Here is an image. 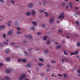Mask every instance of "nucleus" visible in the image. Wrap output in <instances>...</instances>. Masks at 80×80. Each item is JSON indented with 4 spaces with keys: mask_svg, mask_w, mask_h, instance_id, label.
Here are the masks:
<instances>
[{
    "mask_svg": "<svg viewBox=\"0 0 80 80\" xmlns=\"http://www.w3.org/2000/svg\"><path fill=\"white\" fill-rule=\"evenodd\" d=\"M77 45L78 47H80V42L78 41L77 43Z\"/></svg>",
    "mask_w": 80,
    "mask_h": 80,
    "instance_id": "nucleus-24",
    "label": "nucleus"
},
{
    "mask_svg": "<svg viewBox=\"0 0 80 80\" xmlns=\"http://www.w3.org/2000/svg\"><path fill=\"white\" fill-rule=\"evenodd\" d=\"M6 72L7 73H10V70L7 69L6 71Z\"/></svg>",
    "mask_w": 80,
    "mask_h": 80,
    "instance_id": "nucleus-19",
    "label": "nucleus"
},
{
    "mask_svg": "<svg viewBox=\"0 0 80 80\" xmlns=\"http://www.w3.org/2000/svg\"><path fill=\"white\" fill-rule=\"evenodd\" d=\"M25 15L27 16H29L31 15V13L30 12H27L25 13Z\"/></svg>",
    "mask_w": 80,
    "mask_h": 80,
    "instance_id": "nucleus-11",
    "label": "nucleus"
},
{
    "mask_svg": "<svg viewBox=\"0 0 80 80\" xmlns=\"http://www.w3.org/2000/svg\"><path fill=\"white\" fill-rule=\"evenodd\" d=\"M24 53L25 54H26V55H28V53H27V52H26V51H24Z\"/></svg>",
    "mask_w": 80,
    "mask_h": 80,
    "instance_id": "nucleus-51",
    "label": "nucleus"
},
{
    "mask_svg": "<svg viewBox=\"0 0 80 80\" xmlns=\"http://www.w3.org/2000/svg\"><path fill=\"white\" fill-rule=\"evenodd\" d=\"M3 47V44L2 43H0V47Z\"/></svg>",
    "mask_w": 80,
    "mask_h": 80,
    "instance_id": "nucleus-46",
    "label": "nucleus"
},
{
    "mask_svg": "<svg viewBox=\"0 0 80 80\" xmlns=\"http://www.w3.org/2000/svg\"><path fill=\"white\" fill-rule=\"evenodd\" d=\"M28 7L30 8H32L33 7V4L32 3H29L28 4Z\"/></svg>",
    "mask_w": 80,
    "mask_h": 80,
    "instance_id": "nucleus-5",
    "label": "nucleus"
},
{
    "mask_svg": "<svg viewBox=\"0 0 80 80\" xmlns=\"http://www.w3.org/2000/svg\"><path fill=\"white\" fill-rule=\"evenodd\" d=\"M21 60L22 61V62H24V63L27 62V60L26 59H21Z\"/></svg>",
    "mask_w": 80,
    "mask_h": 80,
    "instance_id": "nucleus-18",
    "label": "nucleus"
},
{
    "mask_svg": "<svg viewBox=\"0 0 80 80\" xmlns=\"http://www.w3.org/2000/svg\"><path fill=\"white\" fill-rule=\"evenodd\" d=\"M38 65L39 67H42L43 66V64L42 63H39L38 64Z\"/></svg>",
    "mask_w": 80,
    "mask_h": 80,
    "instance_id": "nucleus-17",
    "label": "nucleus"
},
{
    "mask_svg": "<svg viewBox=\"0 0 80 80\" xmlns=\"http://www.w3.org/2000/svg\"><path fill=\"white\" fill-rule=\"evenodd\" d=\"M64 53L65 55H68V53H67L66 51H64Z\"/></svg>",
    "mask_w": 80,
    "mask_h": 80,
    "instance_id": "nucleus-23",
    "label": "nucleus"
},
{
    "mask_svg": "<svg viewBox=\"0 0 80 80\" xmlns=\"http://www.w3.org/2000/svg\"><path fill=\"white\" fill-rule=\"evenodd\" d=\"M6 35V34H4L3 35V37H4V38H6V37H5Z\"/></svg>",
    "mask_w": 80,
    "mask_h": 80,
    "instance_id": "nucleus-45",
    "label": "nucleus"
},
{
    "mask_svg": "<svg viewBox=\"0 0 80 80\" xmlns=\"http://www.w3.org/2000/svg\"><path fill=\"white\" fill-rule=\"evenodd\" d=\"M47 66L48 68H49V67H50V65H49V64H47Z\"/></svg>",
    "mask_w": 80,
    "mask_h": 80,
    "instance_id": "nucleus-56",
    "label": "nucleus"
},
{
    "mask_svg": "<svg viewBox=\"0 0 80 80\" xmlns=\"http://www.w3.org/2000/svg\"><path fill=\"white\" fill-rule=\"evenodd\" d=\"M76 23L77 25H78V24H79V21H76Z\"/></svg>",
    "mask_w": 80,
    "mask_h": 80,
    "instance_id": "nucleus-39",
    "label": "nucleus"
},
{
    "mask_svg": "<svg viewBox=\"0 0 80 80\" xmlns=\"http://www.w3.org/2000/svg\"><path fill=\"white\" fill-rule=\"evenodd\" d=\"M11 45H15V43H12V42H11L10 43Z\"/></svg>",
    "mask_w": 80,
    "mask_h": 80,
    "instance_id": "nucleus-42",
    "label": "nucleus"
},
{
    "mask_svg": "<svg viewBox=\"0 0 80 80\" xmlns=\"http://www.w3.org/2000/svg\"><path fill=\"white\" fill-rule=\"evenodd\" d=\"M69 8V7L68 6H67L66 7V9H68Z\"/></svg>",
    "mask_w": 80,
    "mask_h": 80,
    "instance_id": "nucleus-55",
    "label": "nucleus"
},
{
    "mask_svg": "<svg viewBox=\"0 0 80 80\" xmlns=\"http://www.w3.org/2000/svg\"><path fill=\"white\" fill-rule=\"evenodd\" d=\"M61 48V46L60 45L58 46H57L56 47V48L57 50H58V49H59V48Z\"/></svg>",
    "mask_w": 80,
    "mask_h": 80,
    "instance_id": "nucleus-20",
    "label": "nucleus"
},
{
    "mask_svg": "<svg viewBox=\"0 0 80 80\" xmlns=\"http://www.w3.org/2000/svg\"><path fill=\"white\" fill-rule=\"evenodd\" d=\"M11 23V21H9L7 23V25H8V26H9V27H10L11 25L10 24Z\"/></svg>",
    "mask_w": 80,
    "mask_h": 80,
    "instance_id": "nucleus-16",
    "label": "nucleus"
},
{
    "mask_svg": "<svg viewBox=\"0 0 80 80\" xmlns=\"http://www.w3.org/2000/svg\"><path fill=\"white\" fill-rule=\"evenodd\" d=\"M64 14L63 12L61 13L60 16H58L59 18H63L65 17Z\"/></svg>",
    "mask_w": 80,
    "mask_h": 80,
    "instance_id": "nucleus-2",
    "label": "nucleus"
},
{
    "mask_svg": "<svg viewBox=\"0 0 80 80\" xmlns=\"http://www.w3.org/2000/svg\"><path fill=\"white\" fill-rule=\"evenodd\" d=\"M74 16L75 17H78V15H77V14L75 13L74 14Z\"/></svg>",
    "mask_w": 80,
    "mask_h": 80,
    "instance_id": "nucleus-40",
    "label": "nucleus"
},
{
    "mask_svg": "<svg viewBox=\"0 0 80 80\" xmlns=\"http://www.w3.org/2000/svg\"><path fill=\"white\" fill-rule=\"evenodd\" d=\"M11 3H12L13 4H14V3H14V2H13V1H12V0L11 1Z\"/></svg>",
    "mask_w": 80,
    "mask_h": 80,
    "instance_id": "nucleus-47",
    "label": "nucleus"
},
{
    "mask_svg": "<svg viewBox=\"0 0 80 80\" xmlns=\"http://www.w3.org/2000/svg\"><path fill=\"white\" fill-rule=\"evenodd\" d=\"M50 43H51V42H50V41H48L46 42V43H47V44H48V45H49V44H50Z\"/></svg>",
    "mask_w": 80,
    "mask_h": 80,
    "instance_id": "nucleus-31",
    "label": "nucleus"
},
{
    "mask_svg": "<svg viewBox=\"0 0 80 80\" xmlns=\"http://www.w3.org/2000/svg\"><path fill=\"white\" fill-rule=\"evenodd\" d=\"M0 2H3V0H0Z\"/></svg>",
    "mask_w": 80,
    "mask_h": 80,
    "instance_id": "nucleus-62",
    "label": "nucleus"
},
{
    "mask_svg": "<svg viewBox=\"0 0 80 80\" xmlns=\"http://www.w3.org/2000/svg\"><path fill=\"white\" fill-rule=\"evenodd\" d=\"M75 52H71V55L72 56V55H75Z\"/></svg>",
    "mask_w": 80,
    "mask_h": 80,
    "instance_id": "nucleus-36",
    "label": "nucleus"
},
{
    "mask_svg": "<svg viewBox=\"0 0 80 80\" xmlns=\"http://www.w3.org/2000/svg\"><path fill=\"white\" fill-rule=\"evenodd\" d=\"M36 13V12L35 11H32L31 12V13L32 15L34 16L35 15V13Z\"/></svg>",
    "mask_w": 80,
    "mask_h": 80,
    "instance_id": "nucleus-9",
    "label": "nucleus"
},
{
    "mask_svg": "<svg viewBox=\"0 0 80 80\" xmlns=\"http://www.w3.org/2000/svg\"><path fill=\"white\" fill-rule=\"evenodd\" d=\"M17 33L18 35H19L20 34H21V32L20 31H18L17 32Z\"/></svg>",
    "mask_w": 80,
    "mask_h": 80,
    "instance_id": "nucleus-38",
    "label": "nucleus"
},
{
    "mask_svg": "<svg viewBox=\"0 0 80 80\" xmlns=\"http://www.w3.org/2000/svg\"><path fill=\"white\" fill-rule=\"evenodd\" d=\"M39 60H40V61H41V62H43V59L42 58H39Z\"/></svg>",
    "mask_w": 80,
    "mask_h": 80,
    "instance_id": "nucleus-29",
    "label": "nucleus"
},
{
    "mask_svg": "<svg viewBox=\"0 0 80 80\" xmlns=\"http://www.w3.org/2000/svg\"><path fill=\"white\" fill-rule=\"evenodd\" d=\"M54 22V18H50L49 19V23L50 24H52Z\"/></svg>",
    "mask_w": 80,
    "mask_h": 80,
    "instance_id": "nucleus-3",
    "label": "nucleus"
},
{
    "mask_svg": "<svg viewBox=\"0 0 80 80\" xmlns=\"http://www.w3.org/2000/svg\"><path fill=\"white\" fill-rule=\"evenodd\" d=\"M51 62L52 63H53L54 64L56 63V62L54 60H52L51 61Z\"/></svg>",
    "mask_w": 80,
    "mask_h": 80,
    "instance_id": "nucleus-26",
    "label": "nucleus"
},
{
    "mask_svg": "<svg viewBox=\"0 0 80 80\" xmlns=\"http://www.w3.org/2000/svg\"><path fill=\"white\" fill-rule=\"evenodd\" d=\"M45 16L46 17H47V16H48V14L47 12H45Z\"/></svg>",
    "mask_w": 80,
    "mask_h": 80,
    "instance_id": "nucleus-30",
    "label": "nucleus"
},
{
    "mask_svg": "<svg viewBox=\"0 0 80 80\" xmlns=\"http://www.w3.org/2000/svg\"><path fill=\"white\" fill-rule=\"evenodd\" d=\"M25 77H26V75H25V74H22L21 76L19 77V80H23Z\"/></svg>",
    "mask_w": 80,
    "mask_h": 80,
    "instance_id": "nucleus-1",
    "label": "nucleus"
},
{
    "mask_svg": "<svg viewBox=\"0 0 80 80\" xmlns=\"http://www.w3.org/2000/svg\"><path fill=\"white\" fill-rule=\"evenodd\" d=\"M0 28H5V27L4 26L1 25L0 26Z\"/></svg>",
    "mask_w": 80,
    "mask_h": 80,
    "instance_id": "nucleus-33",
    "label": "nucleus"
},
{
    "mask_svg": "<svg viewBox=\"0 0 80 80\" xmlns=\"http://www.w3.org/2000/svg\"><path fill=\"white\" fill-rule=\"evenodd\" d=\"M69 6L71 7V8L72 9V5H73V3L72 2H69Z\"/></svg>",
    "mask_w": 80,
    "mask_h": 80,
    "instance_id": "nucleus-12",
    "label": "nucleus"
},
{
    "mask_svg": "<svg viewBox=\"0 0 80 80\" xmlns=\"http://www.w3.org/2000/svg\"><path fill=\"white\" fill-rule=\"evenodd\" d=\"M65 5H66V3L65 2L62 3V6L63 7H65Z\"/></svg>",
    "mask_w": 80,
    "mask_h": 80,
    "instance_id": "nucleus-35",
    "label": "nucleus"
},
{
    "mask_svg": "<svg viewBox=\"0 0 80 80\" xmlns=\"http://www.w3.org/2000/svg\"><path fill=\"white\" fill-rule=\"evenodd\" d=\"M78 77H80V74H78Z\"/></svg>",
    "mask_w": 80,
    "mask_h": 80,
    "instance_id": "nucleus-64",
    "label": "nucleus"
},
{
    "mask_svg": "<svg viewBox=\"0 0 80 80\" xmlns=\"http://www.w3.org/2000/svg\"><path fill=\"white\" fill-rule=\"evenodd\" d=\"M9 52H10V49H7L5 50V52L7 54H8L9 53Z\"/></svg>",
    "mask_w": 80,
    "mask_h": 80,
    "instance_id": "nucleus-8",
    "label": "nucleus"
},
{
    "mask_svg": "<svg viewBox=\"0 0 80 80\" xmlns=\"http://www.w3.org/2000/svg\"><path fill=\"white\" fill-rule=\"evenodd\" d=\"M58 32H59V33H61V32H62V31L60 30H59L58 31Z\"/></svg>",
    "mask_w": 80,
    "mask_h": 80,
    "instance_id": "nucleus-54",
    "label": "nucleus"
},
{
    "mask_svg": "<svg viewBox=\"0 0 80 80\" xmlns=\"http://www.w3.org/2000/svg\"><path fill=\"white\" fill-rule=\"evenodd\" d=\"M43 5H46V2H45V1H43Z\"/></svg>",
    "mask_w": 80,
    "mask_h": 80,
    "instance_id": "nucleus-41",
    "label": "nucleus"
},
{
    "mask_svg": "<svg viewBox=\"0 0 80 80\" xmlns=\"http://www.w3.org/2000/svg\"><path fill=\"white\" fill-rule=\"evenodd\" d=\"M41 34V33L40 32H38L37 34V35H40Z\"/></svg>",
    "mask_w": 80,
    "mask_h": 80,
    "instance_id": "nucleus-53",
    "label": "nucleus"
},
{
    "mask_svg": "<svg viewBox=\"0 0 80 80\" xmlns=\"http://www.w3.org/2000/svg\"><path fill=\"white\" fill-rule=\"evenodd\" d=\"M50 71V69H47V70L46 71V72H49Z\"/></svg>",
    "mask_w": 80,
    "mask_h": 80,
    "instance_id": "nucleus-58",
    "label": "nucleus"
},
{
    "mask_svg": "<svg viewBox=\"0 0 80 80\" xmlns=\"http://www.w3.org/2000/svg\"><path fill=\"white\" fill-rule=\"evenodd\" d=\"M39 5H42V2H39Z\"/></svg>",
    "mask_w": 80,
    "mask_h": 80,
    "instance_id": "nucleus-63",
    "label": "nucleus"
},
{
    "mask_svg": "<svg viewBox=\"0 0 80 80\" xmlns=\"http://www.w3.org/2000/svg\"><path fill=\"white\" fill-rule=\"evenodd\" d=\"M65 61V59L64 58H63L62 59V60L61 61V62L62 63H63V62Z\"/></svg>",
    "mask_w": 80,
    "mask_h": 80,
    "instance_id": "nucleus-32",
    "label": "nucleus"
},
{
    "mask_svg": "<svg viewBox=\"0 0 80 80\" xmlns=\"http://www.w3.org/2000/svg\"><path fill=\"white\" fill-rule=\"evenodd\" d=\"M15 24L16 25H18V22H16L15 23Z\"/></svg>",
    "mask_w": 80,
    "mask_h": 80,
    "instance_id": "nucleus-44",
    "label": "nucleus"
},
{
    "mask_svg": "<svg viewBox=\"0 0 80 80\" xmlns=\"http://www.w3.org/2000/svg\"><path fill=\"white\" fill-rule=\"evenodd\" d=\"M42 38L43 40H47V39L48 38V37H47V35H45Z\"/></svg>",
    "mask_w": 80,
    "mask_h": 80,
    "instance_id": "nucleus-10",
    "label": "nucleus"
},
{
    "mask_svg": "<svg viewBox=\"0 0 80 80\" xmlns=\"http://www.w3.org/2000/svg\"><path fill=\"white\" fill-rule=\"evenodd\" d=\"M42 26L43 28H45V27H46V26H45L44 24H42Z\"/></svg>",
    "mask_w": 80,
    "mask_h": 80,
    "instance_id": "nucleus-37",
    "label": "nucleus"
},
{
    "mask_svg": "<svg viewBox=\"0 0 80 80\" xmlns=\"http://www.w3.org/2000/svg\"><path fill=\"white\" fill-rule=\"evenodd\" d=\"M2 65H3V64L1 62H0V66H2Z\"/></svg>",
    "mask_w": 80,
    "mask_h": 80,
    "instance_id": "nucleus-52",
    "label": "nucleus"
},
{
    "mask_svg": "<svg viewBox=\"0 0 80 80\" xmlns=\"http://www.w3.org/2000/svg\"><path fill=\"white\" fill-rule=\"evenodd\" d=\"M67 76H68L67 74H66L65 73H63V76L64 78H67Z\"/></svg>",
    "mask_w": 80,
    "mask_h": 80,
    "instance_id": "nucleus-6",
    "label": "nucleus"
},
{
    "mask_svg": "<svg viewBox=\"0 0 80 80\" xmlns=\"http://www.w3.org/2000/svg\"><path fill=\"white\" fill-rule=\"evenodd\" d=\"M28 37L29 39H32V35H28Z\"/></svg>",
    "mask_w": 80,
    "mask_h": 80,
    "instance_id": "nucleus-22",
    "label": "nucleus"
},
{
    "mask_svg": "<svg viewBox=\"0 0 80 80\" xmlns=\"http://www.w3.org/2000/svg\"><path fill=\"white\" fill-rule=\"evenodd\" d=\"M45 10H39V12L40 13H42V12H45Z\"/></svg>",
    "mask_w": 80,
    "mask_h": 80,
    "instance_id": "nucleus-28",
    "label": "nucleus"
},
{
    "mask_svg": "<svg viewBox=\"0 0 80 80\" xmlns=\"http://www.w3.org/2000/svg\"><path fill=\"white\" fill-rule=\"evenodd\" d=\"M75 53L76 55H78V50H77L75 52Z\"/></svg>",
    "mask_w": 80,
    "mask_h": 80,
    "instance_id": "nucleus-27",
    "label": "nucleus"
},
{
    "mask_svg": "<svg viewBox=\"0 0 80 80\" xmlns=\"http://www.w3.org/2000/svg\"><path fill=\"white\" fill-rule=\"evenodd\" d=\"M76 57L77 58H80V57L79 56H76Z\"/></svg>",
    "mask_w": 80,
    "mask_h": 80,
    "instance_id": "nucleus-50",
    "label": "nucleus"
},
{
    "mask_svg": "<svg viewBox=\"0 0 80 80\" xmlns=\"http://www.w3.org/2000/svg\"><path fill=\"white\" fill-rule=\"evenodd\" d=\"M38 69H39L37 67L36 68V69L37 70H38Z\"/></svg>",
    "mask_w": 80,
    "mask_h": 80,
    "instance_id": "nucleus-61",
    "label": "nucleus"
},
{
    "mask_svg": "<svg viewBox=\"0 0 80 80\" xmlns=\"http://www.w3.org/2000/svg\"><path fill=\"white\" fill-rule=\"evenodd\" d=\"M77 72L78 73H80V69H79L78 71Z\"/></svg>",
    "mask_w": 80,
    "mask_h": 80,
    "instance_id": "nucleus-49",
    "label": "nucleus"
},
{
    "mask_svg": "<svg viewBox=\"0 0 80 80\" xmlns=\"http://www.w3.org/2000/svg\"><path fill=\"white\" fill-rule=\"evenodd\" d=\"M41 76V77H43V75H44V74L43 73H42L41 74H40Z\"/></svg>",
    "mask_w": 80,
    "mask_h": 80,
    "instance_id": "nucleus-48",
    "label": "nucleus"
},
{
    "mask_svg": "<svg viewBox=\"0 0 80 80\" xmlns=\"http://www.w3.org/2000/svg\"><path fill=\"white\" fill-rule=\"evenodd\" d=\"M5 79L6 80H10V78L6 77H5Z\"/></svg>",
    "mask_w": 80,
    "mask_h": 80,
    "instance_id": "nucleus-25",
    "label": "nucleus"
},
{
    "mask_svg": "<svg viewBox=\"0 0 80 80\" xmlns=\"http://www.w3.org/2000/svg\"><path fill=\"white\" fill-rule=\"evenodd\" d=\"M44 54H47V53H48V50L47 49H45L44 51Z\"/></svg>",
    "mask_w": 80,
    "mask_h": 80,
    "instance_id": "nucleus-15",
    "label": "nucleus"
},
{
    "mask_svg": "<svg viewBox=\"0 0 80 80\" xmlns=\"http://www.w3.org/2000/svg\"><path fill=\"white\" fill-rule=\"evenodd\" d=\"M3 43L4 45H7V44H8V42H7V41H4L3 42Z\"/></svg>",
    "mask_w": 80,
    "mask_h": 80,
    "instance_id": "nucleus-34",
    "label": "nucleus"
},
{
    "mask_svg": "<svg viewBox=\"0 0 80 80\" xmlns=\"http://www.w3.org/2000/svg\"><path fill=\"white\" fill-rule=\"evenodd\" d=\"M58 76H59L60 77H63V76H62V75H61L60 74H58Z\"/></svg>",
    "mask_w": 80,
    "mask_h": 80,
    "instance_id": "nucleus-57",
    "label": "nucleus"
},
{
    "mask_svg": "<svg viewBox=\"0 0 80 80\" xmlns=\"http://www.w3.org/2000/svg\"><path fill=\"white\" fill-rule=\"evenodd\" d=\"M32 23L34 26H36L37 25V22H36L35 21H33L32 22Z\"/></svg>",
    "mask_w": 80,
    "mask_h": 80,
    "instance_id": "nucleus-13",
    "label": "nucleus"
},
{
    "mask_svg": "<svg viewBox=\"0 0 80 80\" xmlns=\"http://www.w3.org/2000/svg\"><path fill=\"white\" fill-rule=\"evenodd\" d=\"M12 33H13V31L12 30H10L8 32V35H12Z\"/></svg>",
    "mask_w": 80,
    "mask_h": 80,
    "instance_id": "nucleus-4",
    "label": "nucleus"
},
{
    "mask_svg": "<svg viewBox=\"0 0 80 80\" xmlns=\"http://www.w3.org/2000/svg\"><path fill=\"white\" fill-rule=\"evenodd\" d=\"M30 30H35V28L34 27H32L30 28Z\"/></svg>",
    "mask_w": 80,
    "mask_h": 80,
    "instance_id": "nucleus-21",
    "label": "nucleus"
},
{
    "mask_svg": "<svg viewBox=\"0 0 80 80\" xmlns=\"http://www.w3.org/2000/svg\"><path fill=\"white\" fill-rule=\"evenodd\" d=\"M65 60H66V61L67 62H68V59L65 58Z\"/></svg>",
    "mask_w": 80,
    "mask_h": 80,
    "instance_id": "nucleus-59",
    "label": "nucleus"
},
{
    "mask_svg": "<svg viewBox=\"0 0 80 80\" xmlns=\"http://www.w3.org/2000/svg\"><path fill=\"white\" fill-rule=\"evenodd\" d=\"M6 61H8V62H10L11 59L9 57H7L6 58Z\"/></svg>",
    "mask_w": 80,
    "mask_h": 80,
    "instance_id": "nucleus-7",
    "label": "nucleus"
},
{
    "mask_svg": "<svg viewBox=\"0 0 80 80\" xmlns=\"http://www.w3.org/2000/svg\"><path fill=\"white\" fill-rule=\"evenodd\" d=\"M21 60H20V59H18V62H20V61H21Z\"/></svg>",
    "mask_w": 80,
    "mask_h": 80,
    "instance_id": "nucleus-60",
    "label": "nucleus"
},
{
    "mask_svg": "<svg viewBox=\"0 0 80 80\" xmlns=\"http://www.w3.org/2000/svg\"><path fill=\"white\" fill-rule=\"evenodd\" d=\"M17 30H21V29L20 28H19V27H17Z\"/></svg>",
    "mask_w": 80,
    "mask_h": 80,
    "instance_id": "nucleus-43",
    "label": "nucleus"
},
{
    "mask_svg": "<svg viewBox=\"0 0 80 80\" xmlns=\"http://www.w3.org/2000/svg\"><path fill=\"white\" fill-rule=\"evenodd\" d=\"M26 66L27 67L30 68L32 66V65L30 64V63H28L26 65Z\"/></svg>",
    "mask_w": 80,
    "mask_h": 80,
    "instance_id": "nucleus-14",
    "label": "nucleus"
}]
</instances>
